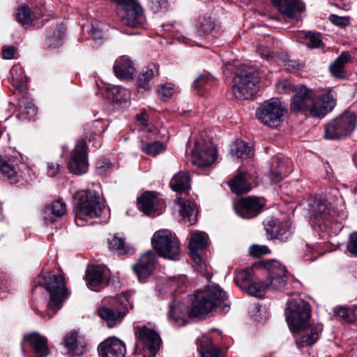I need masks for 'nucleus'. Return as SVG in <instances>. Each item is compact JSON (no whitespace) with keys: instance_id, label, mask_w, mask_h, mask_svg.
Instances as JSON below:
<instances>
[{"instance_id":"nucleus-1","label":"nucleus","mask_w":357,"mask_h":357,"mask_svg":"<svg viewBox=\"0 0 357 357\" xmlns=\"http://www.w3.org/2000/svg\"><path fill=\"white\" fill-rule=\"evenodd\" d=\"M220 307L223 313L230 309L227 294L218 285H211L199 291L195 295L190 310L182 302L174 300L169 304L168 319L174 324L183 326L187 316L204 319L215 308Z\"/></svg>"},{"instance_id":"nucleus-2","label":"nucleus","mask_w":357,"mask_h":357,"mask_svg":"<svg viewBox=\"0 0 357 357\" xmlns=\"http://www.w3.org/2000/svg\"><path fill=\"white\" fill-rule=\"evenodd\" d=\"M37 282L43 287L50 294V300L47 307L52 313L48 312L45 315L43 312L40 314L43 317L46 316L52 318L53 315L62 307L63 302L67 298L68 294L63 282V277L61 275H56L49 273L43 278L38 277Z\"/></svg>"},{"instance_id":"nucleus-3","label":"nucleus","mask_w":357,"mask_h":357,"mask_svg":"<svg viewBox=\"0 0 357 357\" xmlns=\"http://www.w3.org/2000/svg\"><path fill=\"white\" fill-rule=\"evenodd\" d=\"M77 203L76 206L75 222L87 220L100 215L105 207L104 202L94 190H86L78 191L76 194Z\"/></svg>"},{"instance_id":"nucleus-4","label":"nucleus","mask_w":357,"mask_h":357,"mask_svg":"<svg viewBox=\"0 0 357 357\" xmlns=\"http://www.w3.org/2000/svg\"><path fill=\"white\" fill-rule=\"evenodd\" d=\"M151 243L159 256L174 261L179 259L180 242L169 230L162 229L155 231Z\"/></svg>"},{"instance_id":"nucleus-5","label":"nucleus","mask_w":357,"mask_h":357,"mask_svg":"<svg viewBox=\"0 0 357 357\" xmlns=\"http://www.w3.org/2000/svg\"><path fill=\"white\" fill-rule=\"evenodd\" d=\"M357 124L356 115L345 111L325 126L324 137L328 139H341L351 135Z\"/></svg>"},{"instance_id":"nucleus-6","label":"nucleus","mask_w":357,"mask_h":357,"mask_svg":"<svg viewBox=\"0 0 357 357\" xmlns=\"http://www.w3.org/2000/svg\"><path fill=\"white\" fill-rule=\"evenodd\" d=\"M287 112L286 106L280 100L271 98L260 105L257 109L256 116L264 125L276 128L283 121Z\"/></svg>"},{"instance_id":"nucleus-7","label":"nucleus","mask_w":357,"mask_h":357,"mask_svg":"<svg viewBox=\"0 0 357 357\" xmlns=\"http://www.w3.org/2000/svg\"><path fill=\"white\" fill-rule=\"evenodd\" d=\"M258 79L255 70L248 66L241 69L233 80V92L238 99H248L257 92Z\"/></svg>"},{"instance_id":"nucleus-8","label":"nucleus","mask_w":357,"mask_h":357,"mask_svg":"<svg viewBox=\"0 0 357 357\" xmlns=\"http://www.w3.org/2000/svg\"><path fill=\"white\" fill-rule=\"evenodd\" d=\"M117 13L122 24L130 27H138L145 22L143 9L137 0H124Z\"/></svg>"},{"instance_id":"nucleus-9","label":"nucleus","mask_w":357,"mask_h":357,"mask_svg":"<svg viewBox=\"0 0 357 357\" xmlns=\"http://www.w3.org/2000/svg\"><path fill=\"white\" fill-rule=\"evenodd\" d=\"M286 320L290 329H295L310 317L309 304L301 298L289 301L285 309Z\"/></svg>"},{"instance_id":"nucleus-10","label":"nucleus","mask_w":357,"mask_h":357,"mask_svg":"<svg viewBox=\"0 0 357 357\" xmlns=\"http://www.w3.org/2000/svg\"><path fill=\"white\" fill-rule=\"evenodd\" d=\"M135 335L136 337L135 353L137 349H143L148 350L153 356L156 354L161 340L159 335L154 330L146 326H138L135 328Z\"/></svg>"},{"instance_id":"nucleus-11","label":"nucleus","mask_w":357,"mask_h":357,"mask_svg":"<svg viewBox=\"0 0 357 357\" xmlns=\"http://www.w3.org/2000/svg\"><path fill=\"white\" fill-rule=\"evenodd\" d=\"M22 160V155L17 151L12 155H0V172L11 184H17L21 181L22 175L18 165Z\"/></svg>"},{"instance_id":"nucleus-12","label":"nucleus","mask_w":357,"mask_h":357,"mask_svg":"<svg viewBox=\"0 0 357 357\" xmlns=\"http://www.w3.org/2000/svg\"><path fill=\"white\" fill-rule=\"evenodd\" d=\"M291 331L295 333L296 343L300 347H305L317 342L319 333L323 331V325L321 323L310 324L308 320Z\"/></svg>"},{"instance_id":"nucleus-13","label":"nucleus","mask_w":357,"mask_h":357,"mask_svg":"<svg viewBox=\"0 0 357 357\" xmlns=\"http://www.w3.org/2000/svg\"><path fill=\"white\" fill-rule=\"evenodd\" d=\"M69 171L74 174L81 175L88 170V159L86 143L79 142L71 153V158L68 163Z\"/></svg>"},{"instance_id":"nucleus-14","label":"nucleus","mask_w":357,"mask_h":357,"mask_svg":"<svg viewBox=\"0 0 357 357\" xmlns=\"http://www.w3.org/2000/svg\"><path fill=\"white\" fill-rule=\"evenodd\" d=\"M266 268L268 272V289L273 290L282 289L287 284L288 277L285 268L279 261L275 260L267 262Z\"/></svg>"},{"instance_id":"nucleus-15","label":"nucleus","mask_w":357,"mask_h":357,"mask_svg":"<svg viewBox=\"0 0 357 357\" xmlns=\"http://www.w3.org/2000/svg\"><path fill=\"white\" fill-rule=\"evenodd\" d=\"M332 213L328 203L325 200L316 199L311 204L309 221L313 228L321 227L331 220Z\"/></svg>"},{"instance_id":"nucleus-16","label":"nucleus","mask_w":357,"mask_h":357,"mask_svg":"<svg viewBox=\"0 0 357 357\" xmlns=\"http://www.w3.org/2000/svg\"><path fill=\"white\" fill-rule=\"evenodd\" d=\"M335 105V100L331 93H326L317 98L313 94L307 114L315 118H323L332 111Z\"/></svg>"},{"instance_id":"nucleus-17","label":"nucleus","mask_w":357,"mask_h":357,"mask_svg":"<svg viewBox=\"0 0 357 357\" xmlns=\"http://www.w3.org/2000/svg\"><path fill=\"white\" fill-rule=\"evenodd\" d=\"M216 158L217 151L213 144H195L192 151V164L199 167H208Z\"/></svg>"},{"instance_id":"nucleus-18","label":"nucleus","mask_w":357,"mask_h":357,"mask_svg":"<svg viewBox=\"0 0 357 357\" xmlns=\"http://www.w3.org/2000/svg\"><path fill=\"white\" fill-rule=\"evenodd\" d=\"M264 203L258 197H248L236 202L234 206L236 213L243 218H252L259 214Z\"/></svg>"},{"instance_id":"nucleus-19","label":"nucleus","mask_w":357,"mask_h":357,"mask_svg":"<svg viewBox=\"0 0 357 357\" xmlns=\"http://www.w3.org/2000/svg\"><path fill=\"white\" fill-rule=\"evenodd\" d=\"M314 92L304 86L297 87L291 98L290 109L294 112L307 114Z\"/></svg>"},{"instance_id":"nucleus-20","label":"nucleus","mask_w":357,"mask_h":357,"mask_svg":"<svg viewBox=\"0 0 357 357\" xmlns=\"http://www.w3.org/2000/svg\"><path fill=\"white\" fill-rule=\"evenodd\" d=\"M98 352L101 357H125L126 345L116 337H109L99 344Z\"/></svg>"},{"instance_id":"nucleus-21","label":"nucleus","mask_w":357,"mask_h":357,"mask_svg":"<svg viewBox=\"0 0 357 357\" xmlns=\"http://www.w3.org/2000/svg\"><path fill=\"white\" fill-rule=\"evenodd\" d=\"M107 276V271L105 266L101 265L92 266L88 268L85 275L87 287L95 291L100 289Z\"/></svg>"},{"instance_id":"nucleus-22","label":"nucleus","mask_w":357,"mask_h":357,"mask_svg":"<svg viewBox=\"0 0 357 357\" xmlns=\"http://www.w3.org/2000/svg\"><path fill=\"white\" fill-rule=\"evenodd\" d=\"M156 257L152 251H148L141 256L138 262L133 266L139 281L143 282L155 268Z\"/></svg>"},{"instance_id":"nucleus-23","label":"nucleus","mask_w":357,"mask_h":357,"mask_svg":"<svg viewBox=\"0 0 357 357\" xmlns=\"http://www.w3.org/2000/svg\"><path fill=\"white\" fill-rule=\"evenodd\" d=\"M266 231L271 238L286 241L291 234V225L287 220L281 222L272 220L266 224Z\"/></svg>"},{"instance_id":"nucleus-24","label":"nucleus","mask_w":357,"mask_h":357,"mask_svg":"<svg viewBox=\"0 0 357 357\" xmlns=\"http://www.w3.org/2000/svg\"><path fill=\"white\" fill-rule=\"evenodd\" d=\"M120 298L123 300L121 301V303L124 308L123 310H114L106 307H101L99 310L100 316L109 327H112L117 321H121L128 312L127 306L130 305L128 298L126 296H122Z\"/></svg>"},{"instance_id":"nucleus-25","label":"nucleus","mask_w":357,"mask_h":357,"mask_svg":"<svg viewBox=\"0 0 357 357\" xmlns=\"http://www.w3.org/2000/svg\"><path fill=\"white\" fill-rule=\"evenodd\" d=\"M24 341L31 348L34 357H47L49 354L47 339L37 333H33L24 337Z\"/></svg>"},{"instance_id":"nucleus-26","label":"nucleus","mask_w":357,"mask_h":357,"mask_svg":"<svg viewBox=\"0 0 357 357\" xmlns=\"http://www.w3.org/2000/svg\"><path fill=\"white\" fill-rule=\"evenodd\" d=\"M179 207L178 211L183 218L185 224L192 225L197 220V208L195 204L183 197H178L176 200Z\"/></svg>"},{"instance_id":"nucleus-27","label":"nucleus","mask_w":357,"mask_h":357,"mask_svg":"<svg viewBox=\"0 0 357 357\" xmlns=\"http://www.w3.org/2000/svg\"><path fill=\"white\" fill-rule=\"evenodd\" d=\"M273 5L284 15L294 18L296 13L304 10L300 0H271Z\"/></svg>"},{"instance_id":"nucleus-28","label":"nucleus","mask_w":357,"mask_h":357,"mask_svg":"<svg viewBox=\"0 0 357 357\" xmlns=\"http://www.w3.org/2000/svg\"><path fill=\"white\" fill-rule=\"evenodd\" d=\"M208 238V235L203 231H194L190 234L188 248L192 254L193 259L197 263L201 260L200 257L198 255V252L206 247Z\"/></svg>"},{"instance_id":"nucleus-29","label":"nucleus","mask_w":357,"mask_h":357,"mask_svg":"<svg viewBox=\"0 0 357 357\" xmlns=\"http://www.w3.org/2000/svg\"><path fill=\"white\" fill-rule=\"evenodd\" d=\"M66 211V204L61 201H55L46 206L43 212L45 225L52 224L61 218Z\"/></svg>"},{"instance_id":"nucleus-30","label":"nucleus","mask_w":357,"mask_h":357,"mask_svg":"<svg viewBox=\"0 0 357 357\" xmlns=\"http://www.w3.org/2000/svg\"><path fill=\"white\" fill-rule=\"evenodd\" d=\"M201 357H223L221 351L213 344L211 337L202 335L197 340Z\"/></svg>"},{"instance_id":"nucleus-31","label":"nucleus","mask_w":357,"mask_h":357,"mask_svg":"<svg viewBox=\"0 0 357 357\" xmlns=\"http://www.w3.org/2000/svg\"><path fill=\"white\" fill-rule=\"evenodd\" d=\"M113 69L116 77L126 79H132L135 72L132 61L126 56L116 60Z\"/></svg>"},{"instance_id":"nucleus-32","label":"nucleus","mask_w":357,"mask_h":357,"mask_svg":"<svg viewBox=\"0 0 357 357\" xmlns=\"http://www.w3.org/2000/svg\"><path fill=\"white\" fill-rule=\"evenodd\" d=\"M65 345L73 355L79 356L85 351V342L77 332L70 333L66 335Z\"/></svg>"},{"instance_id":"nucleus-33","label":"nucleus","mask_w":357,"mask_h":357,"mask_svg":"<svg viewBox=\"0 0 357 357\" xmlns=\"http://www.w3.org/2000/svg\"><path fill=\"white\" fill-rule=\"evenodd\" d=\"M156 196L153 192H146L138 198V206L140 211L148 215H155Z\"/></svg>"},{"instance_id":"nucleus-34","label":"nucleus","mask_w":357,"mask_h":357,"mask_svg":"<svg viewBox=\"0 0 357 357\" xmlns=\"http://www.w3.org/2000/svg\"><path fill=\"white\" fill-rule=\"evenodd\" d=\"M231 190L237 195L246 193L251 189V185L248 181V176L240 174L228 182Z\"/></svg>"},{"instance_id":"nucleus-35","label":"nucleus","mask_w":357,"mask_h":357,"mask_svg":"<svg viewBox=\"0 0 357 357\" xmlns=\"http://www.w3.org/2000/svg\"><path fill=\"white\" fill-rule=\"evenodd\" d=\"M109 97L113 103L126 105L130 101V93L125 88L114 86L109 89Z\"/></svg>"},{"instance_id":"nucleus-36","label":"nucleus","mask_w":357,"mask_h":357,"mask_svg":"<svg viewBox=\"0 0 357 357\" xmlns=\"http://www.w3.org/2000/svg\"><path fill=\"white\" fill-rule=\"evenodd\" d=\"M190 175L187 172H179L171 179L169 185L176 192H183L190 187Z\"/></svg>"},{"instance_id":"nucleus-37","label":"nucleus","mask_w":357,"mask_h":357,"mask_svg":"<svg viewBox=\"0 0 357 357\" xmlns=\"http://www.w3.org/2000/svg\"><path fill=\"white\" fill-rule=\"evenodd\" d=\"M350 54L348 52H342L330 66L331 74L337 78L344 77V66L350 60Z\"/></svg>"},{"instance_id":"nucleus-38","label":"nucleus","mask_w":357,"mask_h":357,"mask_svg":"<svg viewBox=\"0 0 357 357\" xmlns=\"http://www.w3.org/2000/svg\"><path fill=\"white\" fill-rule=\"evenodd\" d=\"M23 68L15 65L10 71L9 82L17 90L22 91L23 85L26 80Z\"/></svg>"},{"instance_id":"nucleus-39","label":"nucleus","mask_w":357,"mask_h":357,"mask_svg":"<svg viewBox=\"0 0 357 357\" xmlns=\"http://www.w3.org/2000/svg\"><path fill=\"white\" fill-rule=\"evenodd\" d=\"M231 154L236 158H248L253 155V150L246 142L238 140L232 145Z\"/></svg>"},{"instance_id":"nucleus-40","label":"nucleus","mask_w":357,"mask_h":357,"mask_svg":"<svg viewBox=\"0 0 357 357\" xmlns=\"http://www.w3.org/2000/svg\"><path fill=\"white\" fill-rule=\"evenodd\" d=\"M156 75H158V68L155 66H147L139 75L138 86L141 88H146Z\"/></svg>"},{"instance_id":"nucleus-41","label":"nucleus","mask_w":357,"mask_h":357,"mask_svg":"<svg viewBox=\"0 0 357 357\" xmlns=\"http://www.w3.org/2000/svg\"><path fill=\"white\" fill-rule=\"evenodd\" d=\"M187 278L185 275H180L178 277L171 278L165 282L160 286V290L165 289V288L169 289V294L172 295L175 291L182 286L185 285Z\"/></svg>"},{"instance_id":"nucleus-42","label":"nucleus","mask_w":357,"mask_h":357,"mask_svg":"<svg viewBox=\"0 0 357 357\" xmlns=\"http://www.w3.org/2000/svg\"><path fill=\"white\" fill-rule=\"evenodd\" d=\"M333 315L345 322H351L357 318L356 310L346 307H336L333 310Z\"/></svg>"},{"instance_id":"nucleus-43","label":"nucleus","mask_w":357,"mask_h":357,"mask_svg":"<svg viewBox=\"0 0 357 357\" xmlns=\"http://www.w3.org/2000/svg\"><path fill=\"white\" fill-rule=\"evenodd\" d=\"M34 13L26 4L22 5L16 14L17 20L22 24H29L33 20Z\"/></svg>"},{"instance_id":"nucleus-44","label":"nucleus","mask_w":357,"mask_h":357,"mask_svg":"<svg viewBox=\"0 0 357 357\" xmlns=\"http://www.w3.org/2000/svg\"><path fill=\"white\" fill-rule=\"evenodd\" d=\"M109 245L112 250H116L121 255L129 254L132 251V248H130L126 245L124 239L116 235H114L112 239L109 240Z\"/></svg>"},{"instance_id":"nucleus-45","label":"nucleus","mask_w":357,"mask_h":357,"mask_svg":"<svg viewBox=\"0 0 357 357\" xmlns=\"http://www.w3.org/2000/svg\"><path fill=\"white\" fill-rule=\"evenodd\" d=\"M214 27V21L210 17L207 16L199 17L196 24V29L199 33L210 32Z\"/></svg>"},{"instance_id":"nucleus-46","label":"nucleus","mask_w":357,"mask_h":357,"mask_svg":"<svg viewBox=\"0 0 357 357\" xmlns=\"http://www.w3.org/2000/svg\"><path fill=\"white\" fill-rule=\"evenodd\" d=\"M303 38L307 39L309 43L307 44L310 48H319L324 45L321 34L313 31H305L301 33Z\"/></svg>"},{"instance_id":"nucleus-47","label":"nucleus","mask_w":357,"mask_h":357,"mask_svg":"<svg viewBox=\"0 0 357 357\" xmlns=\"http://www.w3.org/2000/svg\"><path fill=\"white\" fill-rule=\"evenodd\" d=\"M165 145L160 142L148 143L142 147V150L148 155L155 156L156 155L165 151Z\"/></svg>"},{"instance_id":"nucleus-48","label":"nucleus","mask_w":357,"mask_h":357,"mask_svg":"<svg viewBox=\"0 0 357 357\" xmlns=\"http://www.w3.org/2000/svg\"><path fill=\"white\" fill-rule=\"evenodd\" d=\"M213 82V79L206 75H200L194 82V88L198 93L208 90Z\"/></svg>"},{"instance_id":"nucleus-49","label":"nucleus","mask_w":357,"mask_h":357,"mask_svg":"<svg viewBox=\"0 0 357 357\" xmlns=\"http://www.w3.org/2000/svg\"><path fill=\"white\" fill-rule=\"evenodd\" d=\"M247 292L248 294L256 296L261 297L268 289L267 284L263 282H253L250 284L247 287Z\"/></svg>"},{"instance_id":"nucleus-50","label":"nucleus","mask_w":357,"mask_h":357,"mask_svg":"<svg viewBox=\"0 0 357 357\" xmlns=\"http://www.w3.org/2000/svg\"><path fill=\"white\" fill-rule=\"evenodd\" d=\"M275 89L279 93H289L296 91V89L289 80L283 79L275 84Z\"/></svg>"},{"instance_id":"nucleus-51","label":"nucleus","mask_w":357,"mask_h":357,"mask_svg":"<svg viewBox=\"0 0 357 357\" xmlns=\"http://www.w3.org/2000/svg\"><path fill=\"white\" fill-rule=\"evenodd\" d=\"M176 91V88L172 84L162 85L158 91V95L164 100L171 98Z\"/></svg>"},{"instance_id":"nucleus-52","label":"nucleus","mask_w":357,"mask_h":357,"mask_svg":"<svg viewBox=\"0 0 357 357\" xmlns=\"http://www.w3.org/2000/svg\"><path fill=\"white\" fill-rule=\"evenodd\" d=\"M250 254L255 257H260L269 252L268 248L266 245H254L249 248Z\"/></svg>"},{"instance_id":"nucleus-53","label":"nucleus","mask_w":357,"mask_h":357,"mask_svg":"<svg viewBox=\"0 0 357 357\" xmlns=\"http://www.w3.org/2000/svg\"><path fill=\"white\" fill-rule=\"evenodd\" d=\"M329 20L333 24L340 27H345L349 24V18L347 17H340L336 15H331L329 16Z\"/></svg>"},{"instance_id":"nucleus-54","label":"nucleus","mask_w":357,"mask_h":357,"mask_svg":"<svg viewBox=\"0 0 357 357\" xmlns=\"http://www.w3.org/2000/svg\"><path fill=\"white\" fill-rule=\"evenodd\" d=\"M347 250L351 255L357 256V232L352 233L350 235Z\"/></svg>"},{"instance_id":"nucleus-55","label":"nucleus","mask_w":357,"mask_h":357,"mask_svg":"<svg viewBox=\"0 0 357 357\" xmlns=\"http://www.w3.org/2000/svg\"><path fill=\"white\" fill-rule=\"evenodd\" d=\"M278 170L273 174V180L275 182L280 181L284 176H286L288 172L285 169V167L283 165V161L281 159H278Z\"/></svg>"},{"instance_id":"nucleus-56","label":"nucleus","mask_w":357,"mask_h":357,"mask_svg":"<svg viewBox=\"0 0 357 357\" xmlns=\"http://www.w3.org/2000/svg\"><path fill=\"white\" fill-rule=\"evenodd\" d=\"M16 49L11 45H5L2 48V55L5 59H16Z\"/></svg>"},{"instance_id":"nucleus-57","label":"nucleus","mask_w":357,"mask_h":357,"mask_svg":"<svg viewBox=\"0 0 357 357\" xmlns=\"http://www.w3.org/2000/svg\"><path fill=\"white\" fill-rule=\"evenodd\" d=\"M151 7L155 12H158L168 7V1L167 0H149Z\"/></svg>"},{"instance_id":"nucleus-58","label":"nucleus","mask_w":357,"mask_h":357,"mask_svg":"<svg viewBox=\"0 0 357 357\" xmlns=\"http://www.w3.org/2000/svg\"><path fill=\"white\" fill-rule=\"evenodd\" d=\"M239 279L244 282L246 287L250 284V282L252 280V270L251 268H247L243 271L238 275Z\"/></svg>"},{"instance_id":"nucleus-59","label":"nucleus","mask_w":357,"mask_h":357,"mask_svg":"<svg viewBox=\"0 0 357 357\" xmlns=\"http://www.w3.org/2000/svg\"><path fill=\"white\" fill-rule=\"evenodd\" d=\"M60 171V165L57 162H49L47 164V174L50 176H56Z\"/></svg>"},{"instance_id":"nucleus-60","label":"nucleus","mask_w":357,"mask_h":357,"mask_svg":"<svg viewBox=\"0 0 357 357\" xmlns=\"http://www.w3.org/2000/svg\"><path fill=\"white\" fill-rule=\"evenodd\" d=\"M137 120L143 126L147 124L148 115L144 109L137 114Z\"/></svg>"},{"instance_id":"nucleus-61","label":"nucleus","mask_w":357,"mask_h":357,"mask_svg":"<svg viewBox=\"0 0 357 357\" xmlns=\"http://www.w3.org/2000/svg\"><path fill=\"white\" fill-rule=\"evenodd\" d=\"M257 52L259 53V54L262 57H265L267 59H269L270 58L273 57V56H272L271 53L269 52V50L266 47H264L263 45H259Z\"/></svg>"},{"instance_id":"nucleus-62","label":"nucleus","mask_w":357,"mask_h":357,"mask_svg":"<svg viewBox=\"0 0 357 357\" xmlns=\"http://www.w3.org/2000/svg\"><path fill=\"white\" fill-rule=\"evenodd\" d=\"M111 167L110 163H106L103 165L102 162H98L97 164V170L98 174L103 175L107 169H109Z\"/></svg>"},{"instance_id":"nucleus-63","label":"nucleus","mask_w":357,"mask_h":357,"mask_svg":"<svg viewBox=\"0 0 357 357\" xmlns=\"http://www.w3.org/2000/svg\"><path fill=\"white\" fill-rule=\"evenodd\" d=\"M146 128V130L149 132H153L155 130V127L152 125L146 124V126H144Z\"/></svg>"},{"instance_id":"nucleus-64","label":"nucleus","mask_w":357,"mask_h":357,"mask_svg":"<svg viewBox=\"0 0 357 357\" xmlns=\"http://www.w3.org/2000/svg\"><path fill=\"white\" fill-rule=\"evenodd\" d=\"M354 162L355 163V165L357 167V154L355 155V156L354 157Z\"/></svg>"}]
</instances>
